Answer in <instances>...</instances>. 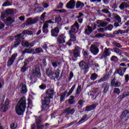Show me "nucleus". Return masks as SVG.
<instances>
[{"mask_svg": "<svg viewBox=\"0 0 129 129\" xmlns=\"http://www.w3.org/2000/svg\"><path fill=\"white\" fill-rule=\"evenodd\" d=\"M112 29H113V25H112V24H109L107 27V30H108L109 31H112Z\"/></svg>", "mask_w": 129, "mask_h": 129, "instance_id": "nucleus-49", "label": "nucleus"}, {"mask_svg": "<svg viewBox=\"0 0 129 129\" xmlns=\"http://www.w3.org/2000/svg\"><path fill=\"white\" fill-rule=\"evenodd\" d=\"M33 51H34V49H31V48H29L28 49H25L23 52V54H26V53H31L33 52Z\"/></svg>", "mask_w": 129, "mask_h": 129, "instance_id": "nucleus-37", "label": "nucleus"}, {"mask_svg": "<svg viewBox=\"0 0 129 129\" xmlns=\"http://www.w3.org/2000/svg\"><path fill=\"white\" fill-rule=\"evenodd\" d=\"M114 18L115 20H116V21H117L118 23L121 22V18H120V16H119L118 15H115Z\"/></svg>", "mask_w": 129, "mask_h": 129, "instance_id": "nucleus-40", "label": "nucleus"}, {"mask_svg": "<svg viewBox=\"0 0 129 129\" xmlns=\"http://www.w3.org/2000/svg\"><path fill=\"white\" fill-rule=\"evenodd\" d=\"M19 45H20V42L16 41L15 42L14 48H17V47H18V46H19Z\"/></svg>", "mask_w": 129, "mask_h": 129, "instance_id": "nucleus-64", "label": "nucleus"}, {"mask_svg": "<svg viewBox=\"0 0 129 129\" xmlns=\"http://www.w3.org/2000/svg\"><path fill=\"white\" fill-rule=\"evenodd\" d=\"M36 53H42L43 52V49L41 48H36L35 49Z\"/></svg>", "mask_w": 129, "mask_h": 129, "instance_id": "nucleus-53", "label": "nucleus"}, {"mask_svg": "<svg viewBox=\"0 0 129 129\" xmlns=\"http://www.w3.org/2000/svg\"><path fill=\"white\" fill-rule=\"evenodd\" d=\"M50 43H48V42H45L43 44V46H42V48L43 49H44V50H45V51H47V49H48V47H50Z\"/></svg>", "mask_w": 129, "mask_h": 129, "instance_id": "nucleus-36", "label": "nucleus"}, {"mask_svg": "<svg viewBox=\"0 0 129 129\" xmlns=\"http://www.w3.org/2000/svg\"><path fill=\"white\" fill-rule=\"evenodd\" d=\"M92 92L95 94H97V95H98L99 94V92H100V88L99 87L95 88L93 89Z\"/></svg>", "mask_w": 129, "mask_h": 129, "instance_id": "nucleus-33", "label": "nucleus"}, {"mask_svg": "<svg viewBox=\"0 0 129 129\" xmlns=\"http://www.w3.org/2000/svg\"><path fill=\"white\" fill-rule=\"evenodd\" d=\"M128 80H129V75L128 74H127L125 76V81L126 82H128Z\"/></svg>", "mask_w": 129, "mask_h": 129, "instance_id": "nucleus-63", "label": "nucleus"}, {"mask_svg": "<svg viewBox=\"0 0 129 129\" xmlns=\"http://www.w3.org/2000/svg\"><path fill=\"white\" fill-rule=\"evenodd\" d=\"M128 5H129V3L124 2L120 5L119 9L121 10H123V9L124 8V7L125 8H129V6H128Z\"/></svg>", "mask_w": 129, "mask_h": 129, "instance_id": "nucleus-28", "label": "nucleus"}, {"mask_svg": "<svg viewBox=\"0 0 129 129\" xmlns=\"http://www.w3.org/2000/svg\"><path fill=\"white\" fill-rule=\"evenodd\" d=\"M75 87H76V85L74 84L69 91L67 95V97H68L70 95H71V94H72V92H73V91L74 90V89H75Z\"/></svg>", "mask_w": 129, "mask_h": 129, "instance_id": "nucleus-31", "label": "nucleus"}, {"mask_svg": "<svg viewBox=\"0 0 129 129\" xmlns=\"http://www.w3.org/2000/svg\"><path fill=\"white\" fill-rule=\"evenodd\" d=\"M84 56L85 57V60L86 61H89L91 59V55H89L88 53L86 51H84Z\"/></svg>", "mask_w": 129, "mask_h": 129, "instance_id": "nucleus-29", "label": "nucleus"}, {"mask_svg": "<svg viewBox=\"0 0 129 129\" xmlns=\"http://www.w3.org/2000/svg\"><path fill=\"white\" fill-rule=\"evenodd\" d=\"M17 126H18L17 123H13L10 125V128L11 129H16L17 128Z\"/></svg>", "mask_w": 129, "mask_h": 129, "instance_id": "nucleus-45", "label": "nucleus"}, {"mask_svg": "<svg viewBox=\"0 0 129 129\" xmlns=\"http://www.w3.org/2000/svg\"><path fill=\"white\" fill-rule=\"evenodd\" d=\"M5 26H6V24L5 23L1 22L0 23V30H3V29H4V28H5Z\"/></svg>", "mask_w": 129, "mask_h": 129, "instance_id": "nucleus-52", "label": "nucleus"}, {"mask_svg": "<svg viewBox=\"0 0 129 129\" xmlns=\"http://www.w3.org/2000/svg\"><path fill=\"white\" fill-rule=\"evenodd\" d=\"M38 22V18H29L27 20V25H34Z\"/></svg>", "mask_w": 129, "mask_h": 129, "instance_id": "nucleus-16", "label": "nucleus"}, {"mask_svg": "<svg viewBox=\"0 0 129 129\" xmlns=\"http://www.w3.org/2000/svg\"><path fill=\"white\" fill-rule=\"evenodd\" d=\"M111 73H112V70H110L108 72V73H107L104 77L105 78L107 79V80H108L109 77H110V76H111Z\"/></svg>", "mask_w": 129, "mask_h": 129, "instance_id": "nucleus-41", "label": "nucleus"}, {"mask_svg": "<svg viewBox=\"0 0 129 129\" xmlns=\"http://www.w3.org/2000/svg\"><path fill=\"white\" fill-rule=\"evenodd\" d=\"M120 82H117L115 83V84L114 85V87H119V86H120Z\"/></svg>", "mask_w": 129, "mask_h": 129, "instance_id": "nucleus-55", "label": "nucleus"}, {"mask_svg": "<svg viewBox=\"0 0 129 129\" xmlns=\"http://www.w3.org/2000/svg\"><path fill=\"white\" fill-rule=\"evenodd\" d=\"M114 84H115V78L111 80L110 86H114Z\"/></svg>", "mask_w": 129, "mask_h": 129, "instance_id": "nucleus-56", "label": "nucleus"}, {"mask_svg": "<svg viewBox=\"0 0 129 129\" xmlns=\"http://www.w3.org/2000/svg\"><path fill=\"white\" fill-rule=\"evenodd\" d=\"M80 92H81V86H79L77 89L76 97H78L80 95Z\"/></svg>", "mask_w": 129, "mask_h": 129, "instance_id": "nucleus-34", "label": "nucleus"}, {"mask_svg": "<svg viewBox=\"0 0 129 129\" xmlns=\"http://www.w3.org/2000/svg\"><path fill=\"white\" fill-rule=\"evenodd\" d=\"M73 55L75 58H77V57H79L80 55V49H79V47H75V50H74L73 51Z\"/></svg>", "mask_w": 129, "mask_h": 129, "instance_id": "nucleus-19", "label": "nucleus"}, {"mask_svg": "<svg viewBox=\"0 0 129 129\" xmlns=\"http://www.w3.org/2000/svg\"><path fill=\"white\" fill-rule=\"evenodd\" d=\"M107 80L105 78V77L101 78L100 80L98 81H96V82L98 83H100L101 82H103V81H106Z\"/></svg>", "mask_w": 129, "mask_h": 129, "instance_id": "nucleus-47", "label": "nucleus"}, {"mask_svg": "<svg viewBox=\"0 0 129 129\" xmlns=\"http://www.w3.org/2000/svg\"><path fill=\"white\" fill-rule=\"evenodd\" d=\"M117 59V57L114 55L112 56L111 58H110L111 61H115V60Z\"/></svg>", "mask_w": 129, "mask_h": 129, "instance_id": "nucleus-61", "label": "nucleus"}, {"mask_svg": "<svg viewBox=\"0 0 129 129\" xmlns=\"http://www.w3.org/2000/svg\"><path fill=\"white\" fill-rule=\"evenodd\" d=\"M129 96V92L127 93H124L121 97V98H124L125 97H126V96Z\"/></svg>", "mask_w": 129, "mask_h": 129, "instance_id": "nucleus-59", "label": "nucleus"}, {"mask_svg": "<svg viewBox=\"0 0 129 129\" xmlns=\"http://www.w3.org/2000/svg\"><path fill=\"white\" fill-rule=\"evenodd\" d=\"M96 107V104H93L90 106H87L86 107V111H91V110H93Z\"/></svg>", "mask_w": 129, "mask_h": 129, "instance_id": "nucleus-24", "label": "nucleus"}, {"mask_svg": "<svg viewBox=\"0 0 129 129\" xmlns=\"http://www.w3.org/2000/svg\"><path fill=\"white\" fill-rule=\"evenodd\" d=\"M108 89H109V85L106 84V86L104 88L103 92L104 93H106L108 91Z\"/></svg>", "mask_w": 129, "mask_h": 129, "instance_id": "nucleus-43", "label": "nucleus"}, {"mask_svg": "<svg viewBox=\"0 0 129 129\" xmlns=\"http://www.w3.org/2000/svg\"><path fill=\"white\" fill-rule=\"evenodd\" d=\"M122 69H117L114 72L115 74H118L119 76L123 77V73L122 72Z\"/></svg>", "mask_w": 129, "mask_h": 129, "instance_id": "nucleus-26", "label": "nucleus"}, {"mask_svg": "<svg viewBox=\"0 0 129 129\" xmlns=\"http://www.w3.org/2000/svg\"><path fill=\"white\" fill-rule=\"evenodd\" d=\"M93 32V29L90 26H86L85 29V33L87 35H90Z\"/></svg>", "mask_w": 129, "mask_h": 129, "instance_id": "nucleus-20", "label": "nucleus"}, {"mask_svg": "<svg viewBox=\"0 0 129 129\" xmlns=\"http://www.w3.org/2000/svg\"><path fill=\"white\" fill-rule=\"evenodd\" d=\"M99 46L101 48L103 49V46L100 45V44L98 45L92 44L90 47V51L92 54H94L95 56L97 55V54L99 53V48H98Z\"/></svg>", "mask_w": 129, "mask_h": 129, "instance_id": "nucleus-4", "label": "nucleus"}, {"mask_svg": "<svg viewBox=\"0 0 129 129\" xmlns=\"http://www.w3.org/2000/svg\"><path fill=\"white\" fill-rule=\"evenodd\" d=\"M75 1L74 0H70L69 3H68L66 5V8L67 9H70V10H72L75 8Z\"/></svg>", "mask_w": 129, "mask_h": 129, "instance_id": "nucleus-12", "label": "nucleus"}, {"mask_svg": "<svg viewBox=\"0 0 129 129\" xmlns=\"http://www.w3.org/2000/svg\"><path fill=\"white\" fill-rule=\"evenodd\" d=\"M67 37L64 34H61L56 38L57 44L60 45H63L64 43H66V39Z\"/></svg>", "mask_w": 129, "mask_h": 129, "instance_id": "nucleus-6", "label": "nucleus"}, {"mask_svg": "<svg viewBox=\"0 0 129 129\" xmlns=\"http://www.w3.org/2000/svg\"><path fill=\"white\" fill-rule=\"evenodd\" d=\"M42 6L43 8L46 9V8H48L49 7V4L48 3H42Z\"/></svg>", "mask_w": 129, "mask_h": 129, "instance_id": "nucleus-62", "label": "nucleus"}, {"mask_svg": "<svg viewBox=\"0 0 129 129\" xmlns=\"http://www.w3.org/2000/svg\"><path fill=\"white\" fill-rule=\"evenodd\" d=\"M118 34H125V30H122L119 29V30H118Z\"/></svg>", "mask_w": 129, "mask_h": 129, "instance_id": "nucleus-60", "label": "nucleus"}, {"mask_svg": "<svg viewBox=\"0 0 129 129\" xmlns=\"http://www.w3.org/2000/svg\"><path fill=\"white\" fill-rule=\"evenodd\" d=\"M60 72H61V71L58 69H56L55 73L53 71V69L51 68H49L46 70V74L47 76L50 77L51 79H53L54 80L58 79L60 75Z\"/></svg>", "mask_w": 129, "mask_h": 129, "instance_id": "nucleus-3", "label": "nucleus"}, {"mask_svg": "<svg viewBox=\"0 0 129 129\" xmlns=\"http://www.w3.org/2000/svg\"><path fill=\"white\" fill-rule=\"evenodd\" d=\"M76 30L77 31L79 30V24L77 22H76L75 24L71 26V30L69 31V33H70V32L71 34H72V33H76Z\"/></svg>", "mask_w": 129, "mask_h": 129, "instance_id": "nucleus-9", "label": "nucleus"}, {"mask_svg": "<svg viewBox=\"0 0 129 129\" xmlns=\"http://www.w3.org/2000/svg\"><path fill=\"white\" fill-rule=\"evenodd\" d=\"M113 92L117 94V95H119L120 93V90L118 88H115L113 90Z\"/></svg>", "mask_w": 129, "mask_h": 129, "instance_id": "nucleus-42", "label": "nucleus"}, {"mask_svg": "<svg viewBox=\"0 0 129 129\" xmlns=\"http://www.w3.org/2000/svg\"><path fill=\"white\" fill-rule=\"evenodd\" d=\"M9 103H10V100L9 99H7L5 101V105H2V108L4 110V112H6L7 110H8L9 108Z\"/></svg>", "mask_w": 129, "mask_h": 129, "instance_id": "nucleus-21", "label": "nucleus"}, {"mask_svg": "<svg viewBox=\"0 0 129 129\" xmlns=\"http://www.w3.org/2000/svg\"><path fill=\"white\" fill-rule=\"evenodd\" d=\"M17 57H18V53H14L13 54L9 60H8V66H12L13 65V63L15 62L16 60V59H17Z\"/></svg>", "mask_w": 129, "mask_h": 129, "instance_id": "nucleus-11", "label": "nucleus"}, {"mask_svg": "<svg viewBox=\"0 0 129 129\" xmlns=\"http://www.w3.org/2000/svg\"><path fill=\"white\" fill-rule=\"evenodd\" d=\"M22 46H24L25 47H29V48H32V47L34 46V42H31L29 43L26 41H23L22 42Z\"/></svg>", "mask_w": 129, "mask_h": 129, "instance_id": "nucleus-22", "label": "nucleus"}, {"mask_svg": "<svg viewBox=\"0 0 129 129\" xmlns=\"http://www.w3.org/2000/svg\"><path fill=\"white\" fill-rule=\"evenodd\" d=\"M74 99H75V97L73 96H71L70 99L68 100L69 104H74V103H76L75 100H74Z\"/></svg>", "mask_w": 129, "mask_h": 129, "instance_id": "nucleus-30", "label": "nucleus"}, {"mask_svg": "<svg viewBox=\"0 0 129 129\" xmlns=\"http://www.w3.org/2000/svg\"><path fill=\"white\" fill-rule=\"evenodd\" d=\"M54 97V90L48 89L46 91L44 100L42 101L41 110L39 111V113H42V114H46L48 109L50 107V103L51 102V99H53Z\"/></svg>", "mask_w": 129, "mask_h": 129, "instance_id": "nucleus-1", "label": "nucleus"}, {"mask_svg": "<svg viewBox=\"0 0 129 129\" xmlns=\"http://www.w3.org/2000/svg\"><path fill=\"white\" fill-rule=\"evenodd\" d=\"M102 13H104V14H108L109 13V11H108V9H102L101 10Z\"/></svg>", "mask_w": 129, "mask_h": 129, "instance_id": "nucleus-54", "label": "nucleus"}, {"mask_svg": "<svg viewBox=\"0 0 129 129\" xmlns=\"http://www.w3.org/2000/svg\"><path fill=\"white\" fill-rule=\"evenodd\" d=\"M26 98L23 97L21 98L16 106L15 110L18 115H22L26 110Z\"/></svg>", "mask_w": 129, "mask_h": 129, "instance_id": "nucleus-2", "label": "nucleus"}, {"mask_svg": "<svg viewBox=\"0 0 129 129\" xmlns=\"http://www.w3.org/2000/svg\"><path fill=\"white\" fill-rule=\"evenodd\" d=\"M68 114H73L75 112V108L71 109L70 107L66 108L64 110Z\"/></svg>", "mask_w": 129, "mask_h": 129, "instance_id": "nucleus-25", "label": "nucleus"}, {"mask_svg": "<svg viewBox=\"0 0 129 129\" xmlns=\"http://www.w3.org/2000/svg\"><path fill=\"white\" fill-rule=\"evenodd\" d=\"M112 44L113 45V46H114V47H117L118 48H121V47H122V46H121V44H120V43H119L112 42Z\"/></svg>", "mask_w": 129, "mask_h": 129, "instance_id": "nucleus-44", "label": "nucleus"}, {"mask_svg": "<svg viewBox=\"0 0 129 129\" xmlns=\"http://www.w3.org/2000/svg\"><path fill=\"white\" fill-rule=\"evenodd\" d=\"M28 91V89L27 88V86L25 84H21V93L25 94V93H27Z\"/></svg>", "mask_w": 129, "mask_h": 129, "instance_id": "nucleus-23", "label": "nucleus"}, {"mask_svg": "<svg viewBox=\"0 0 129 129\" xmlns=\"http://www.w3.org/2000/svg\"><path fill=\"white\" fill-rule=\"evenodd\" d=\"M84 7V4L83 3L80 2V1H78L76 5V8L77 9H82Z\"/></svg>", "mask_w": 129, "mask_h": 129, "instance_id": "nucleus-27", "label": "nucleus"}, {"mask_svg": "<svg viewBox=\"0 0 129 129\" xmlns=\"http://www.w3.org/2000/svg\"><path fill=\"white\" fill-rule=\"evenodd\" d=\"M42 117L41 116H35V121L36 123L37 128L44 129V127H45V125H41V122H42Z\"/></svg>", "mask_w": 129, "mask_h": 129, "instance_id": "nucleus-7", "label": "nucleus"}, {"mask_svg": "<svg viewBox=\"0 0 129 129\" xmlns=\"http://www.w3.org/2000/svg\"><path fill=\"white\" fill-rule=\"evenodd\" d=\"M14 12H17V10L14 9H6L5 12L2 13L1 15L2 20H3V19H5V18H6V17H8V16H9L10 15H13V14H14Z\"/></svg>", "mask_w": 129, "mask_h": 129, "instance_id": "nucleus-5", "label": "nucleus"}, {"mask_svg": "<svg viewBox=\"0 0 129 129\" xmlns=\"http://www.w3.org/2000/svg\"><path fill=\"white\" fill-rule=\"evenodd\" d=\"M70 35V39L69 41H68L66 44V45H68V46H71V45H72V43L71 42H74L75 41H76V37L75 36V35L74 34H73L72 33H71V32H70V33H69Z\"/></svg>", "mask_w": 129, "mask_h": 129, "instance_id": "nucleus-10", "label": "nucleus"}, {"mask_svg": "<svg viewBox=\"0 0 129 129\" xmlns=\"http://www.w3.org/2000/svg\"><path fill=\"white\" fill-rule=\"evenodd\" d=\"M109 50H110V48H105L104 49V51L102 54V58H106L108 56H110L111 52Z\"/></svg>", "mask_w": 129, "mask_h": 129, "instance_id": "nucleus-15", "label": "nucleus"}, {"mask_svg": "<svg viewBox=\"0 0 129 129\" xmlns=\"http://www.w3.org/2000/svg\"><path fill=\"white\" fill-rule=\"evenodd\" d=\"M52 65L53 67H57V66H58V62L56 61H53L52 62Z\"/></svg>", "mask_w": 129, "mask_h": 129, "instance_id": "nucleus-57", "label": "nucleus"}, {"mask_svg": "<svg viewBox=\"0 0 129 129\" xmlns=\"http://www.w3.org/2000/svg\"><path fill=\"white\" fill-rule=\"evenodd\" d=\"M27 69H28V67H27V66L24 65L23 67L21 68V72H26L27 71Z\"/></svg>", "mask_w": 129, "mask_h": 129, "instance_id": "nucleus-48", "label": "nucleus"}, {"mask_svg": "<svg viewBox=\"0 0 129 129\" xmlns=\"http://www.w3.org/2000/svg\"><path fill=\"white\" fill-rule=\"evenodd\" d=\"M79 66L81 69L84 70V74H86L87 72H88L89 70V67H88V64L86 63L85 62L82 61L80 62Z\"/></svg>", "mask_w": 129, "mask_h": 129, "instance_id": "nucleus-8", "label": "nucleus"}, {"mask_svg": "<svg viewBox=\"0 0 129 129\" xmlns=\"http://www.w3.org/2000/svg\"><path fill=\"white\" fill-rule=\"evenodd\" d=\"M33 35V32L32 31L29 30H25L21 34L18 35L16 38H18L19 39H21L22 37H24L25 35Z\"/></svg>", "mask_w": 129, "mask_h": 129, "instance_id": "nucleus-14", "label": "nucleus"}, {"mask_svg": "<svg viewBox=\"0 0 129 129\" xmlns=\"http://www.w3.org/2000/svg\"><path fill=\"white\" fill-rule=\"evenodd\" d=\"M64 100H65V96H63L62 95H61L60 98V102H63Z\"/></svg>", "mask_w": 129, "mask_h": 129, "instance_id": "nucleus-58", "label": "nucleus"}, {"mask_svg": "<svg viewBox=\"0 0 129 129\" xmlns=\"http://www.w3.org/2000/svg\"><path fill=\"white\" fill-rule=\"evenodd\" d=\"M51 33L52 37H57L58 34H59V28L55 27L54 29H52L51 30Z\"/></svg>", "mask_w": 129, "mask_h": 129, "instance_id": "nucleus-18", "label": "nucleus"}, {"mask_svg": "<svg viewBox=\"0 0 129 129\" xmlns=\"http://www.w3.org/2000/svg\"><path fill=\"white\" fill-rule=\"evenodd\" d=\"M33 75L37 77H41L40 68L38 67H35V69L32 71Z\"/></svg>", "mask_w": 129, "mask_h": 129, "instance_id": "nucleus-17", "label": "nucleus"}, {"mask_svg": "<svg viewBox=\"0 0 129 129\" xmlns=\"http://www.w3.org/2000/svg\"><path fill=\"white\" fill-rule=\"evenodd\" d=\"M6 21L7 22H9V23L13 24V23L15 22V18L9 17L7 18Z\"/></svg>", "mask_w": 129, "mask_h": 129, "instance_id": "nucleus-39", "label": "nucleus"}, {"mask_svg": "<svg viewBox=\"0 0 129 129\" xmlns=\"http://www.w3.org/2000/svg\"><path fill=\"white\" fill-rule=\"evenodd\" d=\"M121 118L125 120L129 119V110H125L122 112Z\"/></svg>", "mask_w": 129, "mask_h": 129, "instance_id": "nucleus-13", "label": "nucleus"}, {"mask_svg": "<svg viewBox=\"0 0 129 129\" xmlns=\"http://www.w3.org/2000/svg\"><path fill=\"white\" fill-rule=\"evenodd\" d=\"M113 50L114 53H116V54H118L119 55H121V54H122V51L121 50L116 47L114 48Z\"/></svg>", "mask_w": 129, "mask_h": 129, "instance_id": "nucleus-35", "label": "nucleus"}, {"mask_svg": "<svg viewBox=\"0 0 129 129\" xmlns=\"http://www.w3.org/2000/svg\"><path fill=\"white\" fill-rule=\"evenodd\" d=\"M39 87L40 89L44 90V89H46L47 86H46V85H44V84H42L40 86H39Z\"/></svg>", "mask_w": 129, "mask_h": 129, "instance_id": "nucleus-51", "label": "nucleus"}, {"mask_svg": "<svg viewBox=\"0 0 129 129\" xmlns=\"http://www.w3.org/2000/svg\"><path fill=\"white\" fill-rule=\"evenodd\" d=\"M9 6H11V3L9 1L5 2L3 4V7H8Z\"/></svg>", "mask_w": 129, "mask_h": 129, "instance_id": "nucleus-50", "label": "nucleus"}, {"mask_svg": "<svg viewBox=\"0 0 129 129\" xmlns=\"http://www.w3.org/2000/svg\"><path fill=\"white\" fill-rule=\"evenodd\" d=\"M107 22H101V25H98V27L99 28L100 27H106L107 26Z\"/></svg>", "mask_w": 129, "mask_h": 129, "instance_id": "nucleus-46", "label": "nucleus"}, {"mask_svg": "<svg viewBox=\"0 0 129 129\" xmlns=\"http://www.w3.org/2000/svg\"><path fill=\"white\" fill-rule=\"evenodd\" d=\"M61 21H62V18L60 16H57L55 18V22L56 24H59V23H61Z\"/></svg>", "mask_w": 129, "mask_h": 129, "instance_id": "nucleus-38", "label": "nucleus"}, {"mask_svg": "<svg viewBox=\"0 0 129 129\" xmlns=\"http://www.w3.org/2000/svg\"><path fill=\"white\" fill-rule=\"evenodd\" d=\"M98 78V75H97L96 73L92 74L90 77V79L92 80L93 81H94V80H96L97 78Z\"/></svg>", "mask_w": 129, "mask_h": 129, "instance_id": "nucleus-32", "label": "nucleus"}]
</instances>
